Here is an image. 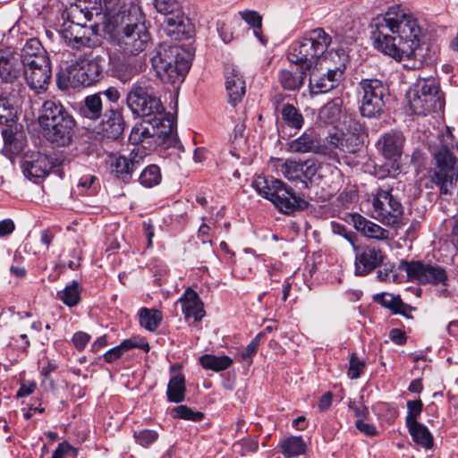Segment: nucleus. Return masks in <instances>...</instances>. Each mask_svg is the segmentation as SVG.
<instances>
[{"label":"nucleus","mask_w":458,"mask_h":458,"mask_svg":"<svg viewBox=\"0 0 458 458\" xmlns=\"http://www.w3.org/2000/svg\"><path fill=\"white\" fill-rule=\"evenodd\" d=\"M82 287L72 280L63 290L57 292V298L69 308L76 307L81 301Z\"/></svg>","instance_id":"c9c22d12"},{"label":"nucleus","mask_w":458,"mask_h":458,"mask_svg":"<svg viewBox=\"0 0 458 458\" xmlns=\"http://www.w3.org/2000/svg\"><path fill=\"white\" fill-rule=\"evenodd\" d=\"M357 94L360 98V112L363 117L379 118L386 111L391 96L386 81L362 78L357 84Z\"/></svg>","instance_id":"9d476101"},{"label":"nucleus","mask_w":458,"mask_h":458,"mask_svg":"<svg viewBox=\"0 0 458 458\" xmlns=\"http://www.w3.org/2000/svg\"><path fill=\"white\" fill-rule=\"evenodd\" d=\"M331 227L334 233L339 234L345 238L352 244L353 249L357 247V235L355 234V233L349 230L344 225H342L335 221L331 222Z\"/></svg>","instance_id":"0e129e2a"},{"label":"nucleus","mask_w":458,"mask_h":458,"mask_svg":"<svg viewBox=\"0 0 458 458\" xmlns=\"http://www.w3.org/2000/svg\"><path fill=\"white\" fill-rule=\"evenodd\" d=\"M372 299L374 302L379 304L385 309L389 310L392 314H394L395 310L398 308L402 301L400 295H394L386 292L376 293L373 295Z\"/></svg>","instance_id":"8fccbe9b"},{"label":"nucleus","mask_w":458,"mask_h":458,"mask_svg":"<svg viewBox=\"0 0 458 458\" xmlns=\"http://www.w3.org/2000/svg\"><path fill=\"white\" fill-rule=\"evenodd\" d=\"M175 128L174 118L144 119L132 127L129 142L145 152L157 147L176 148L179 140L174 132Z\"/></svg>","instance_id":"39448f33"},{"label":"nucleus","mask_w":458,"mask_h":458,"mask_svg":"<svg viewBox=\"0 0 458 458\" xmlns=\"http://www.w3.org/2000/svg\"><path fill=\"white\" fill-rule=\"evenodd\" d=\"M349 222L353 225L354 228L358 232H360L366 237L377 240H385L389 236V232L387 230L358 213L351 214L349 216Z\"/></svg>","instance_id":"c85d7f7f"},{"label":"nucleus","mask_w":458,"mask_h":458,"mask_svg":"<svg viewBox=\"0 0 458 458\" xmlns=\"http://www.w3.org/2000/svg\"><path fill=\"white\" fill-rule=\"evenodd\" d=\"M352 133H330L321 142L318 133L312 128L307 129L300 137L288 143V151L292 153H309L327 157L338 160L340 157L358 152L363 143L361 133L364 127L359 122L353 123Z\"/></svg>","instance_id":"f03ea898"},{"label":"nucleus","mask_w":458,"mask_h":458,"mask_svg":"<svg viewBox=\"0 0 458 458\" xmlns=\"http://www.w3.org/2000/svg\"><path fill=\"white\" fill-rule=\"evenodd\" d=\"M428 263L422 260H405L402 259L398 268L400 271L405 272L409 281H417L423 284L426 279V270Z\"/></svg>","instance_id":"72a5a7b5"},{"label":"nucleus","mask_w":458,"mask_h":458,"mask_svg":"<svg viewBox=\"0 0 458 458\" xmlns=\"http://www.w3.org/2000/svg\"><path fill=\"white\" fill-rule=\"evenodd\" d=\"M96 94H100L101 99L106 98V102L104 103L105 107H119L118 101L121 98V94L115 87H109L105 90L97 92Z\"/></svg>","instance_id":"e2e57ef3"},{"label":"nucleus","mask_w":458,"mask_h":458,"mask_svg":"<svg viewBox=\"0 0 458 458\" xmlns=\"http://www.w3.org/2000/svg\"><path fill=\"white\" fill-rule=\"evenodd\" d=\"M412 440L425 449H431L434 445V438L429 429L422 423H417L407 427Z\"/></svg>","instance_id":"58836bf2"},{"label":"nucleus","mask_w":458,"mask_h":458,"mask_svg":"<svg viewBox=\"0 0 458 458\" xmlns=\"http://www.w3.org/2000/svg\"><path fill=\"white\" fill-rule=\"evenodd\" d=\"M199 362L204 369L220 372L230 368L233 360L227 355L203 354L199 357Z\"/></svg>","instance_id":"e433bc0d"},{"label":"nucleus","mask_w":458,"mask_h":458,"mask_svg":"<svg viewBox=\"0 0 458 458\" xmlns=\"http://www.w3.org/2000/svg\"><path fill=\"white\" fill-rule=\"evenodd\" d=\"M240 15L242 20H244L250 27L253 28V30H261L262 17L258 12L252 10H245L240 12Z\"/></svg>","instance_id":"338daca9"},{"label":"nucleus","mask_w":458,"mask_h":458,"mask_svg":"<svg viewBox=\"0 0 458 458\" xmlns=\"http://www.w3.org/2000/svg\"><path fill=\"white\" fill-rule=\"evenodd\" d=\"M310 72L309 87L311 94L318 95L327 93L333 89L329 85L330 83L327 81V79L323 74L321 76H317L314 74L313 71Z\"/></svg>","instance_id":"6e6d98bb"},{"label":"nucleus","mask_w":458,"mask_h":458,"mask_svg":"<svg viewBox=\"0 0 458 458\" xmlns=\"http://www.w3.org/2000/svg\"><path fill=\"white\" fill-rule=\"evenodd\" d=\"M23 67L18 54L0 49V79L3 83L13 84L22 76Z\"/></svg>","instance_id":"5701e85b"},{"label":"nucleus","mask_w":458,"mask_h":458,"mask_svg":"<svg viewBox=\"0 0 458 458\" xmlns=\"http://www.w3.org/2000/svg\"><path fill=\"white\" fill-rule=\"evenodd\" d=\"M22 65H30V64L39 62V60H49L47 52L37 38L27 39L25 45L18 55Z\"/></svg>","instance_id":"c756f323"},{"label":"nucleus","mask_w":458,"mask_h":458,"mask_svg":"<svg viewBox=\"0 0 458 458\" xmlns=\"http://www.w3.org/2000/svg\"><path fill=\"white\" fill-rule=\"evenodd\" d=\"M372 411L379 420L388 425L393 424L399 415L397 405L393 403L378 402L372 406Z\"/></svg>","instance_id":"37998d69"},{"label":"nucleus","mask_w":458,"mask_h":458,"mask_svg":"<svg viewBox=\"0 0 458 458\" xmlns=\"http://www.w3.org/2000/svg\"><path fill=\"white\" fill-rule=\"evenodd\" d=\"M274 182L275 179L269 182L265 176L258 175L252 181L251 185L259 195H260L266 199L270 200L274 194V189L272 188V186L274 185Z\"/></svg>","instance_id":"864d4df0"},{"label":"nucleus","mask_w":458,"mask_h":458,"mask_svg":"<svg viewBox=\"0 0 458 458\" xmlns=\"http://www.w3.org/2000/svg\"><path fill=\"white\" fill-rule=\"evenodd\" d=\"M177 302L182 304V311L186 320L193 318L194 322L200 321L206 314L204 304L196 291L188 287Z\"/></svg>","instance_id":"a878e982"},{"label":"nucleus","mask_w":458,"mask_h":458,"mask_svg":"<svg viewBox=\"0 0 458 458\" xmlns=\"http://www.w3.org/2000/svg\"><path fill=\"white\" fill-rule=\"evenodd\" d=\"M111 40L114 46L124 55L134 56L144 52L152 43V38L147 25L113 36Z\"/></svg>","instance_id":"4468645a"},{"label":"nucleus","mask_w":458,"mask_h":458,"mask_svg":"<svg viewBox=\"0 0 458 458\" xmlns=\"http://www.w3.org/2000/svg\"><path fill=\"white\" fill-rule=\"evenodd\" d=\"M78 454L79 450L76 447L72 445L68 441H63L58 444L51 458H76Z\"/></svg>","instance_id":"680f3d73"},{"label":"nucleus","mask_w":458,"mask_h":458,"mask_svg":"<svg viewBox=\"0 0 458 458\" xmlns=\"http://www.w3.org/2000/svg\"><path fill=\"white\" fill-rule=\"evenodd\" d=\"M98 122L100 131L108 139H118L125 128L123 112L120 107L106 106Z\"/></svg>","instance_id":"412c9836"},{"label":"nucleus","mask_w":458,"mask_h":458,"mask_svg":"<svg viewBox=\"0 0 458 458\" xmlns=\"http://www.w3.org/2000/svg\"><path fill=\"white\" fill-rule=\"evenodd\" d=\"M23 78L29 88L36 93L45 92L51 82L52 70L51 61L39 60L30 65H22Z\"/></svg>","instance_id":"a211bd4d"},{"label":"nucleus","mask_w":458,"mask_h":458,"mask_svg":"<svg viewBox=\"0 0 458 458\" xmlns=\"http://www.w3.org/2000/svg\"><path fill=\"white\" fill-rule=\"evenodd\" d=\"M272 188L274 194L270 201L280 213L290 216L309 208L310 203L302 197L296 195L293 189L282 180L275 179Z\"/></svg>","instance_id":"ddd939ff"},{"label":"nucleus","mask_w":458,"mask_h":458,"mask_svg":"<svg viewBox=\"0 0 458 458\" xmlns=\"http://www.w3.org/2000/svg\"><path fill=\"white\" fill-rule=\"evenodd\" d=\"M355 250V275L365 276L384 264L386 258L383 250L374 244L357 246Z\"/></svg>","instance_id":"f3484780"},{"label":"nucleus","mask_w":458,"mask_h":458,"mask_svg":"<svg viewBox=\"0 0 458 458\" xmlns=\"http://www.w3.org/2000/svg\"><path fill=\"white\" fill-rule=\"evenodd\" d=\"M310 70L296 67V71L282 70L279 72L278 80L284 89L289 91L299 90L305 82Z\"/></svg>","instance_id":"2f4dec72"},{"label":"nucleus","mask_w":458,"mask_h":458,"mask_svg":"<svg viewBox=\"0 0 458 458\" xmlns=\"http://www.w3.org/2000/svg\"><path fill=\"white\" fill-rule=\"evenodd\" d=\"M281 172L290 181L300 180L301 182V163L287 159L282 165Z\"/></svg>","instance_id":"13d9d810"},{"label":"nucleus","mask_w":458,"mask_h":458,"mask_svg":"<svg viewBox=\"0 0 458 458\" xmlns=\"http://www.w3.org/2000/svg\"><path fill=\"white\" fill-rule=\"evenodd\" d=\"M263 337L264 332H259L242 351L236 354L235 360L238 362L245 363L247 367H250L253 363V358L258 352Z\"/></svg>","instance_id":"c03bdc74"},{"label":"nucleus","mask_w":458,"mask_h":458,"mask_svg":"<svg viewBox=\"0 0 458 458\" xmlns=\"http://www.w3.org/2000/svg\"><path fill=\"white\" fill-rule=\"evenodd\" d=\"M100 188L98 178L93 174H85L79 179L77 183L78 193L81 195L93 196Z\"/></svg>","instance_id":"09e8293b"},{"label":"nucleus","mask_w":458,"mask_h":458,"mask_svg":"<svg viewBox=\"0 0 458 458\" xmlns=\"http://www.w3.org/2000/svg\"><path fill=\"white\" fill-rule=\"evenodd\" d=\"M60 33L66 45L73 49L81 50L90 47L91 38L86 35L85 30L81 35H75L72 30H61Z\"/></svg>","instance_id":"a18cd8bd"},{"label":"nucleus","mask_w":458,"mask_h":458,"mask_svg":"<svg viewBox=\"0 0 458 458\" xmlns=\"http://www.w3.org/2000/svg\"><path fill=\"white\" fill-rule=\"evenodd\" d=\"M373 216L386 225H396L403 215L401 202L394 198L391 190L378 189L373 197Z\"/></svg>","instance_id":"f8f14e48"},{"label":"nucleus","mask_w":458,"mask_h":458,"mask_svg":"<svg viewBox=\"0 0 458 458\" xmlns=\"http://www.w3.org/2000/svg\"><path fill=\"white\" fill-rule=\"evenodd\" d=\"M104 111V99H101L100 94L96 93L86 96L77 106L78 114L91 122H98Z\"/></svg>","instance_id":"cd10ccee"},{"label":"nucleus","mask_w":458,"mask_h":458,"mask_svg":"<svg viewBox=\"0 0 458 458\" xmlns=\"http://www.w3.org/2000/svg\"><path fill=\"white\" fill-rule=\"evenodd\" d=\"M118 346L122 351L123 354L135 348L140 349L145 352H148L150 350V345L146 341V339L139 335L132 336L131 338L122 341Z\"/></svg>","instance_id":"4d7b16f0"},{"label":"nucleus","mask_w":458,"mask_h":458,"mask_svg":"<svg viewBox=\"0 0 458 458\" xmlns=\"http://www.w3.org/2000/svg\"><path fill=\"white\" fill-rule=\"evenodd\" d=\"M106 65V56L100 55L76 63L68 67V81L72 79L79 86H93L103 80Z\"/></svg>","instance_id":"9b49d317"},{"label":"nucleus","mask_w":458,"mask_h":458,"mask_svg":"<svg viewBox=\"0 0 458 458\" xmlns=\"http://www.w3.org/2000/svg\"><path fill=\"white\" fill-rule=\"evenodd\" d=\"M320 165L315 160L308 159L301 163V182L304 188L309 187L308 182L312 181Z\"/></svg>","instance_id":"052dcab7"},{"label":"nucleus","mask_w":458,"mask_h":458,"mask_svg":"<svg viewBox=\"0 0 458 458\" xmlns=\"http://www.w3.org/2000/svg\"><path fill=\"white\" fill-rule=\"evenodd\" d=\"M147 152L133 148L128 156L119 155L112 158L110 173L118 181L128 184L134 182L133 174L141 165Z\"/></svg>","instance_id":"2eb2a0df"},{"label":"nucleus","mask_w":458,"mask_h":458,"mask_svg":"<svg viewBox=\"0 0 458 458\" xmlns=\"http://www.w3.org/2000/svg\"><path fill=\"white\" fill-rule=\"evenodd\" d=\"M171 416L174 419L200 422L204 420L205 414L202 411H194L191 407L181 404L171 410Z\"/></svg>","instance_id":"49530a36"},{"label":"nucleus","mask_w":458,"mask_h":458,"mask_svg":"<svg viewBox=\"0 0 458 458\" xmlns=\"http://www.w3.org/2000/svg\"><path fill=\"white\" fill-rule=\"evenodd\" d=\"M366 369V363L358 358L355 352H352L349 360V369L347 375L351 379H357L361 377Z\"/></svg>","instance_id":"bf43d9fd"},{"label":"nucleus","mask_w":458,"mask_h":458,"mask_svg":"<svg viewBox=\"0 0 458 458\" xmlns=\"http://www.w3.org/2000/svg\"><path fill=\"white\" fill-rule=\"evenodd\" d=\"M331 43L332 37L323 28L307 30L288 47L287 60L301 69L317 70Z\"/></svg>","instance_id":"20e7f679"},{"label":"nucleus","mask_w":458,"mask_h":458,"mask_svg":"<svg viewBox=\"0 0 458 458\" xmlns=\"http://www.w3.org/2000/svg\"><path fill=\"white\" fill-rule=\"evenodd\" d=\"M107 75L119 80L123 83L131 81L140 72L135 62L125 56L118 55H107Z\"/></svg>","instance_id":"aec40b11"},{"label":"nucleus","mask_w":458,"mask_h":458,"mask_svg":"<svg viewBox=\"0 0 458 458\" xmlns=\"http://www.w3.org/2000/svg\"><path fill=\"white\" fill-rule=\"evenodd\" d=\"M162 29L164 33L174 41L191 38L195 33L194 25L183 12L165 17Z\"/></svg>","instance_id":"6ab92c4d"},{"label":"nucleus","mask_w":458,"mask_h":458,"mask_svg":"<svg viewBox=\"0 0 458 458\" xmlns=\"http://www.w3.org/2000/svg\"><path fill=\"white\" fill-rule=\"evenodd\" d=\"M137 182L146 189H151L159 185L162 182L160 167L156 164L147 165L140 173Z\"/></svg>","instance_id":"ea45409f"},{"label":"nucleus","mask_w":458,"mask_h":458,"mask_svg":"<svg viewBox=\"0 0 458 458\" xmlns=\"http://www.w3.org/2000/svg\"><path fill=\"white\" fill-rule=\"evenodd\" d=\"M4 147V150L11 156L19 155L25 148L26 139L21 135H17L12 131L3 130L2 131Z\"/></svg>","instance_id":"79ce46f5"},{"label":"nucleus","mask_w":458,"mask_h":458,"mask_svg":"<svg viewBox=\"0 0 458 458\" xmlns=\"http://www.w3.org/2000/svg\"><path fill=\"white\" fill-rule=\"evenodd\" d=\"M393 9L372 21L373 45L396 61L411 59L420 44L421 29L412 14Z\"/></svg>","instance_id":"f257e3e1"},{"label":"nucleus","mask_w":458,"mask_h":458,"mask_svg":"<svg viewBox=\"0 0 458 458\" xmlns=\"http://www.w3.org/2000/svg\"><path fill=\"white\" fill-rule=\"evenodd\" d=\"M327 58L335 59L337 58L336 65L327 67V72L323 76L327 79V81L334 89L340 83L344 72L346 69V64L349 62V55L345 50L342 47L336 49H331L327 54Z\"/></svg>","instance_id":"bb28decb"},{"label":"nucleus","mask_w":458,"mask_h":458,"mask_svg":"<svg viewBox=\"0 0 458 458\" xmlns=\"http://www.w3.org/2000/svg\"><path fill=\"white\" fill-rule=\"evenodd\" d=\"M277 447L284 458H293L306 454L308 446L301 436H290L280 441Z\"/></svg>","instance_id":"473e14b6"},{"label":"nucleus","mask_w":458,"mask_h":458,"mask_svg":"<svg viewBox=\"0 0 458 458\" xmlns=\"http://www.w3.org/2000/svg\"><path fill=\"white\" fill-rule=\"evenodd\" d=\"M150 62L157 77L165 83H175L188 73L191 64L180 55L176 45L159 44L150 52Z\"/></svg>","instance_id":"6e6552de"},{"label":"nucleus","mask_w":458,"mask_h":458,"mask_svg":"<svg viewBox=\"0 0 458 458\" xmlns=\"http://www.w3.org/2000/svg\"><path fill=\"white\" fill-rule=\"evenodd\" d=\"M55 158L53 155H47L39 151L27 152L21 161V168L24 176L37 182L47 176L55 165Z\"/></svg>","instance_id":"dca6fc26"},{"label":"nucleus","mask_w":458,"mask_h":458,"mask_svg":"<svg viewBox=\"0 0 458 458\" xmlns=\"http://www.w3.org/2000/svg\"><path fill=\"white\" fill-rule=\"evenodd\" d=\"M105 29L110 35L146 26L145 15L137 0H104Z\"/></svg>","instance_id":"0eeeda50"},{"label":"nucleus","mask_w":458,"mask_h":458,"mask_svg":"<svg viewBox=\"0 0 458 458\" xmlns=\"http://www.w3.org/2000/svg\"><path fill=\"white\" fill-rule=\"evenodd\" d=\"M38 123L43 137L51 144L66 147L72 143L77 123L60 100H45L38 112Z\"/></svg>","instance_id":"7ed1b4c3"},{"label":"nucleus","mask_w":458,"mask_h":458,"mask_svg":"<svg viewBox=\"0 0 458 458\" xmlns=\"http://www.w3.org/2000/svg\"><path fill=\"white\" fill-rule=\"evenodd\" d=\"M225 84L228 103L236 106L242 102L246 93V84L243 75L233 67H226L225 71Z\"/></svg>","instance_id":"393cba45"},{"label":"nucleus","mask_w":458,"mask_h":458,"mask_svg":"<svg viewBox=\"0 0 458 458\" xmlns=\"http://www.w3.org/2000/svg\"><path fill=\"white\" fill-rule=\"evenodd\" d=\"M410 108L417 115H427L444 110L445 94L440 88L437 71L430 76L419 74L417 81L407 92Z\"/></svg>","instance_id":"423d86ee"},{"label":"nucleus","mask_w":458,"mask_h":458,"mask_svg":"<svg viewBox=\"0 0 458 458\" xmlns=\"http://www.w3.org/2000/svg\"><path fill=\"white\" fill-rule=\"evenodd\" d=\"M282 120L285 125L294 130H301L304 124V117L301 111L292 104H284L281 109Z\"/></svg>","instance_id":"a19ab883"},{"label":"nucleus","mask_w":458,"mask_h":458,"mask_svg":"<svg viewBox=\"0 0 458 458\" xmlns=\"http://www.w3.org/2000/svg\"><path fill=\"white\" fill-rule=\"evenodd\" d=\"M235 446H240L239 454L245 456L248 454H254L259 449V440L257 437L242 438L235 443Z\"/></svg>","instance_id":"69168bd1"},{"label":"nucleus","mask_w":458,"mask_h":458,"mask_svg":"<svg viewBox=\"0 0 458 458\" xmlns=\"http://www.w3.org/2000/svg\"><path fill=\"white\" fill-rule=\"evenodd\" d=\"M404 140L401 131H390L380 136L377 147L385 158L396 162L402 157Z\"/></svg>","instance_id":"b1692460"},{"label":"nucleus","mask_w":458,"mask_h":458,"mask_svg":"<svg viewBox=\"0 0 458 458\" xmlns=\"http://www.w3.org/2000/svg\"><path fill=\"white\" fill-rule=\"evenodd\" d=\"M154 5L157 11L164 14L165 17L183 12L179 0H154Z\"/></svg>","instance_id":"603ef678"},{"label":"nucleus","mask_w":458,"mask_h":458,"mask_svg":"<svg viewBox=\"0 0 458 458\" xmlns=\"http://www.w3.org/2000/svg\"><path fill=\"white\" fill-rule=\"evenodd\" d=\"M340 106L334 103H327L320 111V114L326 117L329 123H334L340 115Z\"/></svg>","instance_id":"774afa93"},{"label":"nucleus","mask_w":458,"mask_h":458,"mask_svg":"<svg viewBox=\"0 0 458 458\" xmlns=\"http://www.w3.org/2000/svg\"><path fill=\"white\" fill-rule=\"evenodd\" d=\"M163 319V314L159 310L146 307L139 310L140 326L149 332H155Z\"/></svg>","instance_id":"4c0bfd02"},{"label":"nucleus","mask_w":458,"mask_h":458,"mask_svg":"<svg viewBox=\"0 0 458 458\" xmlns=\"http://www.w3.org/2000/svg\"><path fill=\"white\" fill-rule=\"evenodd\" d=\"M19 104V95L13 91L0 89V125L13 122Z\"/></svg>","instance_id":"7c9ffc66"},{"label":"nucleus","mask_w":458,"mask_h":458,"mask_svg":"<svg viewBox=\"0 0 458 458\" xmlns=\"http://www.w3.org/2000/svg\"><path fill=\"white\" fill-rule=\"evenodd\" d=\"M186 380L182 373L171 376L167 389L166 397L168 402L180 403L185 400Z\"/></svg>","instance_id":"f704fd0d"},{"label":"nucleus","mask_w":458,"mask_h":458,"mask_svg":"<svg viewBox=\"0 0 458 458\" xmlns=\"http://www.w3.org/2000/svg\"><path fill=\"white\" fill-rule=\"evenodd\" d=\"M407 415L405 419L406 427L420 423L418 418L423 411V403L420 399L409 400L406 403Z\"/></svg>","instance_id":"5fc2aeb1"},{"label":"nucleus","mask_w":458,"mask_h":458,"mask_svg":"<svg viewBox=\"0 0 458 458\" xmlns=\"http://www.w3.org/2000/svg\"><path fill=\"white\" fill-rule=\"evenodd\" d=\"M126 103L134 116L148 118H174L165 108L154 87L144 80L135 81L129 89Z\"/></svg>","instance_id":"1a4fd4ad"},{"label":"nucleus","mask_w":458,"mask_h":458,"mask_svg":"<svg viewBox=\"0 0 458 458\" xmlns=\"http://www.w3.org/2000/svg\"><path fill=\"white\" fill-rule=\"evenodd\" d=\"M101 0H78L62 13L64 21L73 22L75 20L82 22L89 21L94 15L100 13Z\"/></svg>","instance_id":"4be33fe9"},{"label":"nucleus","mask_w":458,"mask_h":458,"mask_svg":"<svg viewBox=\"0 0 458 458\" xmlns=\"http://www.w3.org/2000/svg\"><path fill=\"white\" fill-rule=\"evenodd\" d=\"M132 437L137 445L149 448L158 440L159 433L154 429L138 428L133 430Z\"/></svg>","instance_id":"de8ad7c7"},{"label":"nucleus","mask_w":458,"mask_h":458,"mask_svg":"<svg viewBox=\"0 0 458 458\" xmlns=\"http://www.w3.org/2000/svg\"><path fill=\"white\" fill-rule=\"evenodd\" d=\"M426 279L427 280H424L423 284H442L444 285H446V281H447L448 277H447L446 271L443 267L428 263L427 270H426Z\"/></svg>","instance_id":"3c124183"}]
</instances>
